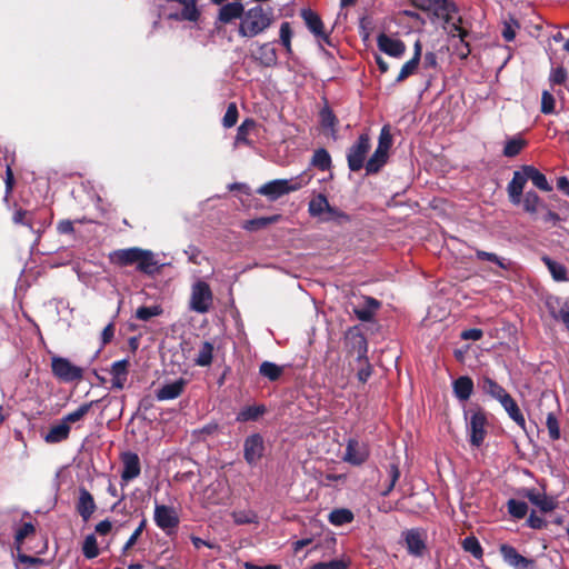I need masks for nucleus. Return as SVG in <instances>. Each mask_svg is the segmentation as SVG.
I'll list each match as a JSON object with an SVG mask.
<instances>
[{"label": "nucleus", "mask_w": 569, "mask_h": 569, "mask_svg": "<svg viewBox=\"0 0 569 569\" xmlns=\"http://www.w3.org/2000/svg\"><path fill=\"white\" fill-rule=\"evenodd\" d=\"M108 259L111 264L120 268L136 266L139 272L148 276L159 271L154 253L139 247L113 250L109 253Z\"/></svg>", "instance_id": "1"}, {"label": "nucleus", "mask_w": 569, "mask_h": 569, "mask_svg": "<svg viewBox=\"0 0 569 569\" xmlns=\"http://www.w3.org/2000/svg\"><path fill=\"white\" fill-rule=\"evenodd\" d=\"M273 21L272 9L254 6L244 11L238 32L241 37L253 38L268 29Z\"/></svg>", "instance_id": "2"}, {"label": "nucleus", "mask_w": 569, "mask_h": 569, "mask_svg": "<svg viewBox=\"0 0 569 569\" xmlns=\"http://www.w3.org/2000/svg\"><path fill=\"white\" fill-rule=\"evenodd\" d=\"M467 422V431L469 433V442L472 447L479 448L487 436V415L486 412L478 408L477 410H470L466 412Z\"/></svg>", "instance_id": "3"}, {"label": "nucleus", "mask_w": 569, "mask_h": 569, "mask_svg": "<svg viewBox=\"0 0 569 569\" xmlns=\"http://www.w3.org/2000/svg\"><path fill=\"white\" fill-rule=\"evenodd\" d=\"M303 187L298 178L295 179H276L269 181L258 188L257 193L266 196L269 200L274 201L280 197L297 191Z\"/></svg>", "instance_id": "4"}, {"label": "nucleus", "mask_w": 569, "mask_h": 569, "mask_svg": "<svg viewBox=\"0 0 569 569\" xmlns=\"http://www.w3.org/2000/svg\"><path fill=\"white\" fill-rule=\"evenodd\" d=\"M51 372L58 380L63 382L80 381L83 379V369L60 356H53L51 358Z\"/></svg>", "instance_id": "5"}, {"label": "nucleus", "mask_w": 569, "mask_h": 569, "mask_svg": "<svg viewBox=\"0 0 569 569\" xmlns=\"http://www.w3.org/2000/svg\"><path fill=\"white\" fill-rule=\"evenodd\" d=\"M370 148L371 143L369 134L361 133L347 152V162L350 171L357 172L366 166L365 160Z\"/></svg>", "instance_id": "6"}, {"label": "nucleus", "mask_w": 569, "mask_h": 569, "mask_svg": "<svg viewBox=\"0 0 569 569\" xmlns=\"http://www.w3.org/2000/svg\"><path fill=\"white\" fill-rule=\"evenodd\" d=\"M213 302V293L210 286L202 280L197 281L191 289L190 309L198 313H206Z\"/></svg>", "instance_id": "7"}, {"label": "nucleus", "mask_w": 569, "mask_h": 569, "mask_svg": "<svg viewBox=\"0 0 569 569\" xmlns=\"http://www.w3.org/2000/svg\"><path fill=\"white\" fill-rule=\"evenodd\" d=\"M415 6L422 11L431 12L433 17L442 19L447 24L451 22L452 14L459 11L453 0H426Z\"/></svg>", "instance_id": "8"}, {"label": "nucleus", "mask_w": 569, "mask_h": 569, "mask_svg": "<svg viewBox=\"0 0 569 569\" xmlns=\"http://www.w3.org/2000/svg\"><path fill=\"white\" fill-rule=\"evenodd\" d=\"M153 520L167 536L176 532L180 522L178 512L173 507L158 503L154 507Z\"/></svg>", "instance_id": "9"}, {"label": "nucleus", "mask_w": 569, "mask_h": 569, "mask_svg": "<svg viewBox=\"0 0 569 569\" xmlns=\"http://www.w3.org/2000/svg\"><path fill=\"white\" fill-rule=\"evenodd\" d=\"M499 553L502 560L513 569H538L535 559L520 555L513 546L501 543Z\"/></svg>", "instance_id": "10"}, {"label": "nucleus", "mask_w": 569, "mask_h": 569, "mask_svg": "<svg viewBox=\"0 0 569 569\" xmlns=\"http://www.w3.org/2000/svg\"><path fill=\"white\" fill-rule=\"evenodd\" d=\"M264 450V440L260 433H252L244 439L243 458L249 466H257L263 457Z\"/></svg>", "instance_id": "11"}, {"label": "nucleus", "mask_w": 569, "mask_h": 569, "mask_svg": "<svg viewBox=\"0 0 569 569\" xmlns=\"http://www.w3.org/2000/svg\"><path fill=\"white\" fill-rule=\"evenodd\" d=\"M528 181L525 164L520 167V170H517L513 172L512 179L509 181L507 186V193L509 201L519 206L521 203V198L523 194V189L526 187V183Z\"/></svg>", "instance_id": "12"}, {"label": "nucleus", "mask_w": 569, "mask_h": 569, "mask_svg": "<svg viewBox=\"0 0 569 569\" xmlns=\"http://www.w3.org/2000/svg\"><path fill=\"white\" fill-rule=\"evenodd\" d=\"M549 315L561 322L569 332V300H562L559 297H550L546 301Z\"/></svg>", "instance_id": "13"}, {"label": "nucleus", "mask_w": 569, "mask_h": 569, "mask_svg": "<svg viewBox=\"0 0 569 569\" xmlns=\"http://www.w3.org/2000/svg\"><path fill=\"white\" fill-rule=\"evenodd\" d=\"M369 458V450L365 443L357 439H349L343 455V460L352 466H361Z\"/></svg>", "instance_id": "14"}, {"label": "nucleus", "mask_w": 569, "mask_h": 569, "mask_svg": "<svg viewBox=\"0 0 569 569\" xmlns=\"http://www.w3.org/2000/svg\"><path fill=\"white\" fill-rule=\"evenodd\" d=\"M377 46L380 51L393 58H401L407 48L402 40L393 39L386 33H380L378 36Z\"/></svg>", "instance_id": "15"}, {"label": "nucleus", "mask_w": 569, "mask_h": 569, "mask_svg": "<svg viewBox=\"0 0 569 569\" xmlns=\"http://www.w3.org/2000/svg\"><path fill=\"white\" fill-rule=\"evenodd\" d=\"M301 17L305 20L307 28L318 38L330 44L329 34L325 31V26L318 13L311 9H303Z\"/></svg>", "instance_id": "16"}, {"label": "nucleus", "mask_w": 569, "mask_h": 569, "mask_svg": "<svg viewBox=\"0 0 569 569\" xmlns=\"http://www.w3.org/2000/svg\"><path fill=\"white\" fill-rule=\"evenodd\" d=\"M407 550L410 555L420 557L426 550V537L419 529H409L405 533Z\"/></svg>", "instance_id": "17"}, {"label": "nucleus", "mask_w": 569, "mask_h": 569, "mask_svg": "<svg viewBox=\"0 0 569 569\" xmlns=\"http://www.w3.org/2000/svg\"><path fill=\"white\" fill-rule=\"evenodd\" d=\"M123 469L121 472V479L126 482L137 478L141 472L139 456L134 452H124L121 457Z\"/></svg>", "instance_id": "18"}, {"label": "nucleus", "mask_w": 569, "mask_h": 569, "mask_svg": "<svg viewBox=\"0 0 569 569\" xmlns=\"http://www.w3.org/2000/svg\"><path fill=\"white\" fill-rule=\"evenodd\" d=\"M358 356L357 360L362 367L357 372V378L361 383H366L372 375V366L369 363L367 353V341L363 336H358Z\"/></svg>", "instance_id": "19"}, {"label": "nucleus", "mask_w": 569, "mask_h": 569, "mask_svg": "<svg viewBox=\"0 0 569 569\" xmlns=\"http://www.w3.org/2000/svg\"><path fill=\"white\" fill-rule=\"evenodd\" d=\"M96 502L93 496L84 488L79 489V499L76 506L78 513L81 518L87 521L96 511Z\"/></svg>", "instance_id": "20"}, {"label": "nucleus", "mask_w": 569, "mask_h": 569, "mask_svg": "<svg viewBox=\"0 0 569 569\" xmlns=\"http://www.w3.org/2000/svg\"><path fill=\"white\" fill-rule=\"evenodd\" d=\"M187 386V380L179 378L178 380L163 385L156 392V397L159 401L173 400L182 395Z\"/></svg>", "instance_id": "21"}, {"label": "nucleus", "mask_w": 569, "mask_h": 569, "mask_svg": "<svg viewBox=\"0 0 569 569\" xmlns=\"http://www.w3.org/2000/svg\"><path fill=\"white\" fill-rule=\"evenodd\" d=\"M526 497L545 513L555 510L558 506V501L555 497L547 496L546 493H539L536 490H529L526 493Z\"/></svg>", "instance_id": "22"}, {"label": "nucleus", "mask_w": 569, "mask_h": 569, "mask_svg": "<svg viewBox=\"0 0 569 569\" xmlns=\"http://www.w3.org/2000/svg\"><path fill=\"white\" fill-rule=\"evenodd\" d=\"M521 204L523 211L535 218H538L540 208H547V203L533 190H529L522 196Z\"/></svg>", "instance_id": "23"}, {"label": "nucleus", "mask_w": 569, "mask_h": 569, "mask_svg": "<svg viewBox=\"0 0 569 569\" xmlns=\"http://www.w3.org/2000/svg\"><path fill=\"white\" fill-rule=\"evenodd\" d=\"M252 58L262 67L271 68L277 66V51L270 43L261 44Z\"/></svg>", "instance_id": "24"}, {"label": "nucleus", "mask_w": 569, "mask_h": 569, "mask_svg": "<svg viewBox=\"0 0 569 569\" xmlns=\"http://www.w3.org/2000/svg\"><path fill=\"white\" fill-rule=\"evenodd\" d=\"M244 13V8L240 2H229L223 4L218 14V20L222 23H230L236 19H242Z\"/></svg>", "instance_id": "25"}, {"label": "nucleus", "mask_w": 569, "mask_h": 569, "mask_svg": "<svg viewBox=\"0 0 569 569\" xmlns=\"http://www.w3.org/2000/svg\"><path fill=\"white\" fill-rule=\"evenodd\" d=\"M380 306V301L376 298L365 297V305L361 308H356L353 312L360 321L369 322L373 319L375 313Z\"/></svg>", "instance_id": "26"}, {"label": "nucleus", "mask_w": 569, "mask_h": 569, "mask_svg": "<svg viewBox=\"0 0 569 569\" xmlns=\"http://www.w3.org/2000/svg\"><path fill=\"white\" fill-rule=\"evenodd\" d=\"M499 402L507 411L510 419H512L521 429H525L526 419L516 400L510 395H508L505 399L500 400Z\"/></svg>", "instance_id": "27"}, {"label": "nucleus", "mask_w": 569, "mask_h": 569, "mask_svg": "<svg viewBox=\"0 0 569 569\" xmlns=\"http://www.w3.org/2000/svg\"><path fill=\"white\" fill-rule=\"evenodd\" d=\"M34 212L30 210H26L21 207H18L14 204V211L12 213V222L14 224L24 226L27 227L31 232L38 233V237H40V231L34 230Z\"/></svg>", "instance_id": "28"}, {"label": "nucleus", "mask_w": 569, "mask_h": 569, "mask_svg": "<svg viewBox=\"0 0 569 569\" xmlns=\"http://www.w3.org/2000/svg\"><path fill=\"white\" fill-rule=\"evenodd\" d=\"M70 426H68L62 419L58 425L52 426L47 435L44 436V441L47 443H59L69 438L70 435Z\"/></svg>", "instance_id": "29"}, {"label": "nucleus", "mask_w": 569, "mask_h": 569, "mask_svg": "<svg viewBox=\"0 0 569 569\" xmlns=\"http://www.w3.org/2000/svg\"><path fill=\"white\" fill-rule=\"evenodd\" d=\"M453 392L461 400H468L473 392V381L468 376H461L453 381Z\"/></svg>", "instance_id": "30"}, {"label": "nucleus", "mask_w": 569, "mask_h": 569, "mask_svg": "<svg viewBox=\"0 0 569 569\" xmlns=\"http://www.w3.org/2000/svg\"><path fill=\"white\" fill-rule=\"evenodd\" d=\"M525 170L528 180H530L536 188L546 192L552 190V187L548 182L546 176L542 172H540L536 167L531 164H525Z\"/></svg>", "instance_id": "31"}, {"label": "nucleus", "mask_w": 569, "mask_h": 569, "mask_svg": "<svg viewBox=\"0 0 569 569\" xmlns=\"http://www.w3.org/2000/svg\"><path fill=\"white\" fill-rule=\"evenodd\" d=\"M545 266L548 268L552 279L558 282L568 281V270L565 264L551 259L548 256L541 258Z\"/></svg>", "instance_id": "32"}, {"label": "nucleus", "mask_w": 569, "mask_h": 569, "mask_svg": "<svg viewBox=\"0 0 569 569\" xmlns=\"http://www.w3.org/2000/svg\"><path fill=\"white\" fill-rule=\"evenodd\" d=\"M462 22H463L462 17H458L456 21H453V19H452L449 24L451 27L450 32L452 33V36L455 37L456 33H453V32H457V36L459 37L460 41L462 42V44L466 49L463 52L460 53V59H466L470 54L471 49H470L469 42L466 41V38L469 36V31L467 29L462 28V26H461Z\"/></svg>", "instance_id": "33"}, {"label": "nucleus", "mask_w": 569, "mask_h": 569, "mask_svg": "<svg viewBox=\"0 0 569 569\" xmlns=\"http://www.w3.org/2000/svg\"><path fill=\"white\" fill-rule=\"evenodd\" d=\"M388 161V152L376 148L372 156L366 162L367 174L378 173Z\"/></svg>", "instance_id": "34"}, {"label": "nucleus", "mask_w": 569, "mask_h": 569, "mask_svg": "<svg viewBox=\"0 0 569 569\" xmlns=\"http://www.w3.org/2000/svg\"><path fill=\"white\" fill-rule=\"evenodd\" d=\"M267 411L263 405L247 406L237 415V421H257Z\"/></svg>", "instance_id": "35"}, {"label": "nucleus", "mask_w": 569, "mask_h": 569, "mask_svg": "<svg viewBox=\"0 0 569 569\" xmlns=\"http://www.w3.org/2000/svg\"><path fill=\"white\" fill-rule=\"evenodd\" d=\"M482 390L498 401L505 399L509 395L502 386L490 377H483Z\"/></svg>", "instance_id": "36"}, {"label": "nucleus", "mask_w": 569, "mask_h": 569, "mask_svg": "<svg viewBox=\"0 0 569 569\" xmlns=\"http://www.w3.org/2000/svg\"><path fill=\"white\" fill-rule=\"evenodd\" d=\"M99 400H92L89 402L82 403L80 407H78L74 411L69 412L66 415L62 420L70 426L71 423H76L80 420H82L88 412L91 410V408L96 405H98Z\"/></svg>", "instance_id": "37"}, {"label": "nucleus", "mask_w": 569, "mask_h": 569, "mask_svg": "<svg viewBox=\"0 0 569 569\" xmlns=\"http://www.w3.org/2000/svg\"><path fill=\"white\" fill-rule=\"evenodd\" d=\"M281 218H282L281 214L254 218V219L246 221L243 224V228L249 231H257L262 228H266L269 224L277 223L278 221L281 220Z\"/></svg>", "instance_id": "38"}, {"label": "nucleus", "mask_w": 569, "mask_h": 569, "mask_svg": "<svg viewBox=\"0 0 569 569\" xmlns=\"http://www.w3.org/2000/svg\"><path fill=\"white\" fill-rule=\"evenodd\" d=\"M528 144L527 140L517 136L506 141L502 154L508 158L518 156L522 149Z\"/></svg>", "instance_id": "39"}, {"label": "nucleus", "mask_w": 569, "mask_h": 569, "mask_svg": "<svg viewBox=\"0 0 569 569\" xmlns=\"http://www.w3.org/2000/svg\"><path fill=\"white\" fill-rule=\"evenodd\" d=\"M355 516L351 510L346 508L333 509L328 517V520L333 526H343L350 523Z\"/></svg>", "instance_id": "40"}, {"label": "nucleus", "mask_w": 569, "mask_h": 569, "mask_svg": "<svg viewBox=\"0 0 569 569\" xmlns=\"http://www.w3.org/2000/svg\"><path fill=\"white\" fill-rule=\"evenodd\" d=\"M214 347L209 341H203L199 349L194 363L200 367H208L212 363Z\"/></svg>", "instance_id": "41"}, {"label": "nucleus", "mask_w": 569, "mask_h": 569, "mask_svg": "<svg viewBox=\"0 0 569 569\" xmlns=\"http://www.w3.org/2000/svg\"><path fill=\"white\" fill-rule=\"evenodd\" d=\"M283 372V368L274 362L263 361L259 367V373L269 381H277Z\"/></svg>", "instance_id": "42"}, {"label": "nucleus", "mask_w": 569, "mask_h": 569, "mask_svg": "<svg viewBox=\"0 0 569 569\" xmlns=\"http://www.w3.org/2000/svg\"><path fill=\"white\" fill-rule=\"evenodd\" d=\"M311 164L321 171L329 170L331 167L330 153L323 148L317 149L313 152Z\"/></svg>", "instance_id": "43"}, {"label": "nucleus", "mask_w": 569, "mask_h": 569, "mask_svg": "<svg viewBox=\"0 0 569 569\" xmlns=\"http://www.w3.org/2000/svg\"><path fill=\"white\" fill-rule=\"evenodd\" d=\"M476 258L481 261H490L503 270H508L510 267V262L508 260L500 258L493 252L476 249Z\"/></svg>", "instance_id": "44"}, {"label": "nucleus", "mask_w": 569, "mask_h": 569, "mask_svg": "<svg viewBox=\"0 0 569 569\" xmlns=\"http://www.w3.org/2000/svg\"><path fill=\"white\" fill-rule=\"evenodd\" d=\"M257 122L252 118H247L242 121V123L237 129L236 141L238 143L249 144L248 134L252 129H254Z\"/></svg>", "instance_id": "45"}, {"label": "nucleus", "mask_w": 569, "mask_h": 569, "mask_svg": "<svg viewBox=\"0 0 569 569\" xmlns=\"http://www.w3.org/2000/svg\"><path fill=\"white\" fill-rule=\"evenodd\" d=\"M465 551L471 553L476 559L480 560L483 556V549L479 540L475 536H468L462 540Z\"/></svg>", "instance_id": "46"}, {"label": "nucleus", "mask_w": 569, "mask_h": 569, "mask_svg": "<svg viewBox=\"0 0 569 569\" xmlns=\"http://www.w3.org/2000/svg\"><path fill=\"white\" fill-rule=\"evenodd\" d=\"M507 509L509 515L515 519H522L528 512V505L525 501L509 499L507 502Z\"/></svg>", "instance_id": "47"}, {"label": "nucleus", "mask_w": 569, "mask_h": 569, "mask_svg": "<svg viewBox=\"0 0 569 569\" xmlns=\"http://www.w3.org/2000/svg\"><path fill=\"white\" fill-rule=\"evenodd\" d=\"M82 553L87 559L97 558L100 553L97 538L93 533L88 535L82 543Z\"/></svg>", "instance_id": "48"}, {"label": "nucleus", "mask_w": 569, "mask_h": 569, "mask_svg": "<svg viewBox=\"0 0 569 569\" xmlns=\"http://www.w3.org/2000/svg\"><path fill=\"white\" fill-rule=\"evenodd\" d=\"M320 121H321V126L325 129H330L332 134H335L337 132L336 126L338 123V119H337L336 114L333 113V111L329 107H325L320 111Z\"/></svg>", "instance_id": "49"}, {"label": "nucleus", "mask_w": 569, "mask_h": 569, "mask_svg": "<svg viewBox=\"0 0 569 569\" xmlns=\"http://www.w3.org/2000/svg\"><path fill=\"white\" fill-rule=\"evenodd\" d=\"M163 312L161 306L154 305V306H142L139 307L136 311V318L141 321H149L153 317H158Z\"/></svg>", "instance_id": "50"}, {"label": "nucleus", "mask_w": 569, "mask_h": 569, "mask_svg": "<svg viewBox=\"0 0 569 569\" xmlns=\"http://www.w3.org/2000/svg\"><path fill=\"white\" fill-rule=\"evenodd\" d=\"M330 203L328 199L323 194H319L316 199H312L309 203V213L312 217L320 216L323 212H327Z\"/></svg>", "instance_id": "51"}, {"label": "nucleus", "mask_w": 569, "mask_h": 569, "mask_svg": "<svg viewBox=\"0 0 569 569\" xmlns=\"http://www.w3.org/2000/svg\"><path fill=\"white\" fill-rule=\"evenodd\" d=\"M419 61L416 59L408 60L400 69L399 74L396 78V83L403 82L406 79H408L410 76L415 74L419 67Z\"/></svg>", "instance_id": "52"}, {"label": "nucleus", "mask_w": 569, "mask_h": 569, "mask_svg": "<svg viewBox=\"0 0 569 569\" xmlns=\"http://www.w3.org/2000/svg\"><path fill=\"white\" fill-rule=\"evenodd\" d=\"M546 426L551 440L560 439V426L557 416L553 412H549L546 419Z\"/></svg>", "instance_id": "53"}, {"label": "nucleus", "mask_w": 569, "mask_h": 569, "mask_svg": "<svg viewBox=\"0 0 569 569\" xmlns=\"http://www.w3.org/2000/svg\"><path fill=\"white\" fill-rule=\"evenodd\" d=\"M292 30L289 22H282L280 26V42L288 54L292 53L291 47Z\"/></svg>", "instance_id": "54"}, {"label": "nucleus", "mask_w": 569, "mask_h": 569, "mask_svg": "<svg viewBox=\"0 0 569 569\" xmlns=\"http://www.w3.org/2000/svg\"><path fill=\"white\" fill-rule=\"evenodd\" d=\"M239 118L238 107L236 102H230L228 104L227 111L222 118V126L224 128H232Z\"/></svg>", "instance_id": "55"}, {"label": "nucleus", "mask_w": 569, "mask_h": 569, "mask_svg": "<svg viewBox=\"0 0 569 569\" xmlns=\"http://www.w3.org/2000/svg\"><path fill=\"white\" fill-rule=\"evenodd\" d=\"M541 216L538 217L543 223L551 224L552 227L557 226L561 218L560 216L553 211L549 204H547V208H540Z\"/></svg>", "instance_id": "56"}, {"label": "nucleus", "mask_w": 569, "mask_h": 569, "mask_svg": "<svg viewBox=\"0 0 569 569\" xmlns=\"http://www.w3.org/2000/svg\"><path fill=\"white\" fill-rule=\"evenodd\" d=\"M349 566V561L343 559H333L328 562H317L311 566L310 569H348Z\"/></svg>", "instance_id": "57"}, {"label": "nucleus", "mask_w": 569, "mask_h": 569, "mask_svg": "<svg viewBox=\"0 0 569 569\" xmlns=\"http://www.w3.org/2000/svg\"><path fill=\"white\" fill-rule=\"evenodd\" d=\"M556 100L553 96L548 91H542L541 94V112L543 114H551L555 111Z\"/></svg>", "instance_id": "58"}, {"label": "nucleus", "mask_w": 569, "mask_h": 569, "mask_svg": "<svg viewBox=\"0 0 569 569\" xmlns=\"http://www.w3.org/2000/svg\"><path fill=\"white\" fill-rule=\"evenodd\" d=\"M129 365H130V362L128 359H122V360L113 362L111 366V369H110L111 376L128 378Z\"/></svg>", "instance_id": "59"}, {"label": "nucleus", "mask_w": 569, "mask_h": 569, "mask_svg": "<svg viewBox=\"0 0 569 569\" xmlns=\"http://www.w3.org/2000/svg\"><path fill=\"white\" fill-rule=\"evenodd\" d=\"M391 146H392V136L390 134L388 127H383L380 131L377 148L380 150H383L386 152H389Z\"/></svg>", "instance_id": "60"}, {"label": "nucleus", "mask_w": 569, "mask_h": 569, "mask_svg": "<svg viewBox=\"0 0 569 569\" xmlns=\"http://www.w3.org/2000/svg\"><path fill=\"white\" fill-rule=\"evenodd\" d=\"M36 531L34 526L31 522H24L22 526L17 530L14 540L18 545H21L23 540L33 533Z\"/></svg>", "instance_id": "61"}, {"label": "nucleus", "mask_w": 569, "mask_h": 569, "mask_svg": "<svg viewBox=\"0 0 569 569\" xmlns=\"http://www.w3.org/2000/svg\"><path fill=\"white\" fill-rule=\"evenodd\" d=\"M387 473L389 477V489H395L396 483L398 482L401 475L399 465L396 462L389 463V466L387 467Z\"/></svg>", "instance_id": "62"}, {"label": "nucleus", "mask_w": 569, "mask_h": 569, "mask_svg": "<svg viewBox=\"0 0 569 569\" xmlns=\"http://www.w3.org/2000/svg\"><path fill=\"white\" fill-rule=\"evenodd\" d=\"M526 525L531 529L540 530L547 527V521L543 518L537 516L536 511L532 510L527 518Z\"/></svg>", "instance_id": "63"}, {"label": "nucleus", "mask_w": 569, "mask_h": 569, "mask_svg": "<svg viewBox=\"0 0 569 569\" xmlns=\"http://www.w3.org/2000/svg\"><path fill=\"white\" fill-rule=\"evenodd\" d=\"M116 326L114 322L108 323L102 332H101V347L100 349L104 348L108 343H110L114 337Z\"/></svg>", "instance_id": "64"}]
</instances>
